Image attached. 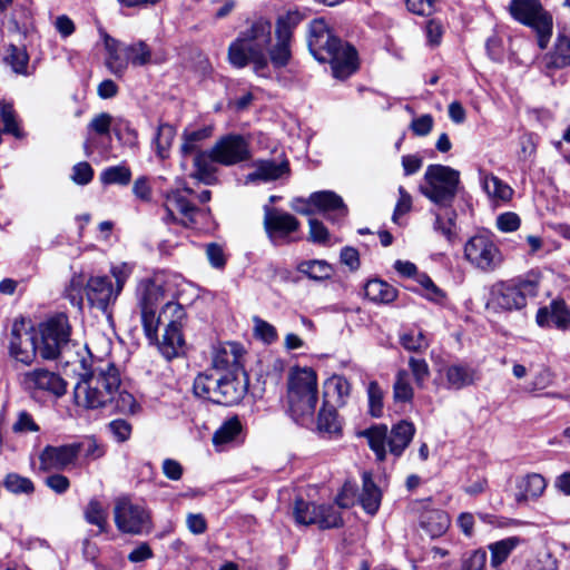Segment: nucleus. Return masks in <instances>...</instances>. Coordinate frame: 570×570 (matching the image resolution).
Here are the masks:
<instances>
[{"label":"nucleus","instance_id":"f257e3e1","mask_svg":"<svg viewBox=\"0 0 570 570\" xmlns=\"http://www.w3.org/2000/svg\"><path fill=\"white\" fill-rule=\"evenodd\" d=\"M308 48L320 62H328L333 76L346 79L358 68L356 50L335 37L324 19H315L309 24Z\"/></svg>","mask_w":570,"mask_h":570},{"label":"nucleus","instance_id":"f03ea898","mask_svg":"<svg viewBox=\"0 0 570 570\" xmlns=\"http://www.w3.org/2000/svg\"><path fill=\"white\" fill-rule=\"evenodd\" d=\"M272 39V24L265 19L256 20L250 28L242 32L228 48V59L237 68L248 63L262 77H269L266 49Z\"/></svg>","mask_w":570,"mask_h":570},{"label":"nucleus","instance_id":"7ed1b4c3","mask_svg":"<svg viewBox=\"0 0 570 570\" xmlns=\"http://www.w3.org/2000/svg\"><path fill=\"white\" fill-rule=\"evenodd\" d=\"M120 383L118 368L112 363H101L76 384L75 402L90 410L105 407L115 400Z\"/></svg>","mask_w":570,"mask_h":570},{"label":"nucleus","instance_id":"20e7f679","mask_svg":"<svg viewBox=\"0 0 570 570\" xmlns=\"http://www.w3.org/2000/svg\"><path fill=\"white\" fill-rule=\"evenodd\" d=\"M248 381L244 371L227 373H200L194 380L196 396L213 403L232 406L247 393Z\"/></svg>","mask_w":570,"mask_h":570},{"label":"nucleus","instance_id":"39448f33","mask_svg":"<svg viewBox=\"0 0 570 570\" xmlns=\"http://www.w3.org/2000/svg\"><path fill=\"white\" fill-rule=\"evenodd\" d=\"M136 306L148 341H155L163 318L160 304L166 298L164 282L157 277H147L138 282L135 291Z\"/></svg>","mask_w":570,"mask_h":570},{"label":"nucleus","instance_id":"423d86ee","mask_svg":"<svg viewBox=\"0 0 570 570\" xmlns=\"http://www.w3.org/2000/svg\"><path fill=\"white\" fill-rule=\"evenodd\" d=\"M415 433L414 425L409 421H401L395 424L390 435L386 425H375L362 432L367 439L370 448L374 451L376 459L383 461L386 456V444L395 456H400L410 444Z\"/></svg>","mask_w":570,"mask_h":570},{"label":"nucleus","instance_id":"0eeeda50","mask_svg":"<svg viewBox=\"0 0 570 570\" xmlns=\"http://www.w3.org/2000/svg\"><path fill=\"white\" fill-rule=\"evenodd\" d=\"M460 184V173L444 165H429L424 174L421 191L431 202L441 206H451Z\"/></svg>","mask_w":570,"mask_h":570},{"label":"nucleus","instance_id":"6e6552de","mask_svg":"<svg viewBox=\"0 0 570 570\" xmlns=\"http://www.w3.org/2000/svg\"><path fill=\"white\" fill-rule=\"evenodd\" d=\"M185 317V309L179 303L167 302L164 304L161 323H166L165 332L161 340H158L157 336L155 341L149 342L157 344L158 351L168 361L177 357L183 352L185 342L181 328Z\"/></svg>","mask_w":570,"mask_h":570},{"label":"nucleus","instance_id":"1a4fd4ad","mask_svg":"<svg viewBox=\"0 0 570 570\" xmlns=\"http://www.w3.org/2000/svg\"><path fill=\"white\" fill-rule=\"evenodd\" d=\"M38 353L43 360L61 356L70 345L71 326L65 314H58L40 325Z\"/></svg>","mask_w":570,"mask_h":570},{"label":"nucleus","instance_id":"9d476101","mask_svg":"<svg viewBox=\"0 0 570 570\" xmlns=\"http://www.w3.org/2000/svg\"><path fill=\"white\" fill-rule=\"evenodd\" d=\"M114 521L122 533L139 535L151 531L149 511L129 497H119L115 500Z\"/></svg>","mask_w":570,"mask_h":570},{"label":"nucleus","instance_id":"9b49d317","mask_svg":"<svg viewBox=\"0 0 570 570\" xmlns=\"http://www.w3.org/2000/svg\"><path fill=\"white\" fill-rule=\"evenodd\" d=\"M19 384L33 397L49 395L59 399L67 392V382L62 376L45 367H35L21 373Z\"/></svg>","mask_w":570,"mask_h":570},{"label":"nucleus","instance_id":"f8f14e48","mask_svg":"<svg viewBox=\"0 0 570 570\" xmlns=\"http://www.w3.org/2000/svg\"><path fill=\"white\" fill-rule=\"evenodd\" d=\"M464 258L475 268L489 273L503 262V255L489 235H474L464 245Z\"/></svg>","mask_w":570,"mask_h":570},{"label":"nucleus","instance_id":"ddd939ff","mask_svg":"<svg viewBox=\"0 0 570 570\" xmlns=\"http://www.w3.org/2000/svg\"><path fill=\"white\" fill-rule=\"evenodd\" d=\"M299 21L301 16L297 12H287L277 18L275 27L276 43L269 47L267 58L274 68L281 69L289 63L292 36Z\"/></svg>","mask_w":570,"mask_h":570},{"label":"nucleus","instance_id":"4468645a","mask_svg":"<svg viewBox=\"0 0 570 570\" xmlns=\"http://www.w3.org/2000/svg\"><path fill=\"white\" fill-rule=\"evenodd\" d=\"M530 287V283L518 284L513 281L495 283L487 306L497 312L520 309L527 304V289Z\"/></svg>","mask_w":570,"mask_h":570},{"label":"nucleus","instance_id":"2eb2a0df","mask_svg":"<svg viewBox=\"0 0 570 570\" xmlns=\"http://www.w3.org/2000/svg\"><path fill=\"white\" fill-rule=\"evenodd\" d=\"M263 225L268 239L274 244L291 240V235L301 227L295 216L269 206L264 207Z\"/></svg>","mask_w":570,"mask_h":570},{"label":"nucleus","instance_id":"dca6fc26","mask_svg":"<svg viewBox=\"0 0 570 570\" xmlns=\"http://www.w3.org/2000/svg\"><path fill=\"white\" fill-rule=\"evenodd\" d=\"M213 157L224 166H233L250 158L249 142L240 135L222 137L213 146Z\"/></svg>","mask_w":570,"mask_h":570},{"label":"nucleus","instance_id":"f3484780","mask_svg":"<svg viewBox=\"0 0 570 570\" xmlns=\"http://www.w3.org/2000/svg\"><path fill=\"white\" fill-rule=\"evenodd\" d=\"M35 333L23 321L14 322L10 333L9 352L18 362L29 365L38 353Z\"/></svg>","mask_w":570,"mask_h":570},{"label":"nucleus","instance_id":"a211bd4d","mask_svg":"<svg viewBox=\"0 0 570 570\" xmlns=\"http://www.w3.org/2000/svg\"><path fill=\"white\" fill-rule=\"evenodd\" d=\"M85 293L89 304L104 313H107L119 297L114 283L106 275L89 277L85 285Z\"/></svg>","mask_w":570,"mask_h":570},{"label":"nucleus","instance_id":"6ab92c4d","mask_svg":"<svg viewBox=\"0 0 570 570\" xmlns=\"http://www.w3.org/2000/svg\"><path fill=\"white\" fill-rule=\"evenodd\" d=\"M81 444L72 443L59 446L47 445L39 454L40 470H65L78 458Z\"/></svg>","mask_w":570,"mask_h":570},{"label":"nucleus","instance_id":"aec40b11","mask_svg":"<svg viewBox=\"0 0 570 570\" xmlns=\"http://www.w3.org/2000/svg\"><path fill=\"white\" fill-rule=\"evenodd\" d=\"M164 209L166 212L165 222H176V215L179 214L185 226L194 224L195 215L198 213V208L186 198L181 190H171L166 194Z\"/></svg>","mask_w":570,"mask_h":570},{"label":"nucleus","instance_id":"412c9836","mask_svg":"<svg viewBox=\"0 0 570 570\" xmlns=\"http://www.w3.org/2000/svg\"><path fill=\"white\" fill-rule=\"evenodd\" d=\"M240 357V348L237 344L229 342L219 344L213 352L212 364L214 373L243 371Z\"/></svg>","mask_w":570,"mask_h":570},{"label":"nucleus","instance_id":"4be33fe9","mask_svg":"<svg viewBox=\"0 0 570 570\" xmlns=\"http://www.w3.org/2000/svg\"><path fill=\"white\" fill-rule=\"evenodd\" d=\"M288 411L291 416L299 424L309 421L318 402V393L287 392Z\"/></svg>","mask_w":570,"mask_h":570},{"label":"nucleus","instance_id":"5701e85b","mask_svg":"<svg viewBox=\"0 0 570 570\" xmlns=\"http://www.w3.org/2000/svg\"><path fill=\"white\" fill-rule=\"evenodd\" d=\"M311 202L316 213H322L331 220L345 217L347 208L341 196L331 190L315 191L311 194Z\"/></svg>","mask_w":570,"mask_h":570},{"label":"nucleus","instance_id":"b1692460","mask_svg":"<svg viewBox=\"0 0 570 570\" xmlns=\"http://www.w3.org/2000/svg\"><path fill=\"white\" fill-rule=\"evenodd\" d=\"M537 324L566 331L570 327V309L564 302L553 301L537 312Z\"/></svg>","mask_w":570,"mask_h":570},{"label":"nucleus","instance_id":"393cba45","mask_svg":"<svg viewBox=\"0 0 570 570\" xmlns=\"http://www.w3.org/2000/svg\"><path fill=\"white\" fill-rule=\"evenodd\" d=\"M287 392L318 393L316 372L312 367H292L287 375Z\"/></svg>","mask_w":570,"mask_h":570},{"label":"nucleus","instance_id":"a878e982","mask_svg":"<svg viewBox=\"0 0 570 570\" xmlns=\"http://www.w3.org/2000/svg\"><path fill=\"white\" fill-rule=\"evenodd\" d=\"M105 49L107 51L106 66L117 77H121L128 67V58L125 46L107 33H102Z\"/></svg>","mask_w":570,"mask_h":570},{"label":"nucleus","instance_id":"bb28decb","mask_svg":"<svg viewBox=\"0 0 570 570\" xmlns=\"http://www.w3.org/2000/svg\"><path fill=\"white\" fill-rule=\"evenodd\" d=\"M450 525L448 513L440 509H424L420 515V527L431 538H439Z\"/></svg>","mask_w":570,"mask_h":570},{"label":"nucleus","instance_id":"cd10ccee","mask_svg":"<svg viewBox=\"0 0 570 570\" xmlns=\"http://www.w3.org/2000/svg\"><path fill=\"white\" fill-rule=\"evenodd\" d=\"M446 387L451 390H461L474 384L479 380L478 372L465 364H452L444 368Z\"/></svg>","mask_w":570,"mask_h":570},{"label":"nucleus","instance_id":"c85d7f7f","mask_svg":"<svg viewBox=\"0 0 570 570\" xmlns=\"http://www.w3.org/2000/svg\"><path fill=\"white\" fill-rule=\"evenodd\" d=\"M288 171L289 166L287 160H283L279 164L273 160H262L256 164L255 170L246 176V183L275 180Z\"/></svg>","mask_w":570,"mask_h":570},{"label":"nucleus","instance_id":"c756f323","mask_svg":"<svg viewBox=\"0 0 570 570\" xmlns=\"http://www.w3.org/2000/svg\"><path fill=\"white\" fill-rule=\"evenodd\" d=\"M350 392V382L342 375H333L324 384V402L342 406L346 403Z\"/></svg>","mask_w":570,"mask_h":570},{"label":"nucleus","instance_id":"7c9ffc66","mask_svg":"<svg viewBox=\"0 0 570 570\" xmlns=\"http://www.w3.org/2000/svg\"><path fill=\"white\" fill-rule=\"evenodd\" d=\"M544 68L550 70L553 68H563L570 66V38L563 33H559L554 45L553 52L543 58Z\"/></svg>","mask_w":570,"mask_h":570},{"label":"nucleus","instance_id":"2f4dec72","mask_svg":"<svg viewBox=\"0 0 570 570\" xmlns=\"http://www.w3.org/2000/svg\"><path fill=\"white\" fill-rule=\"evenodd\" d=\"M365 296L380 304H389L397 296V291L390 284L381 279H371L364 287Z\"/></svg>","mask_w":570,"mask_h":570},{"label":"nucleus","instance_id":"473e14b6","mask_svg":"<svg viewBox=\"0 0 570 570\" xmlns=\"http://www.w3.org/2000/svg\"><path fill=\"white\" fill-rule=\"evenodd\" d=\"M362 480L363 489L360 495V502L367 513L374 514L381 503V491L373 482L372 475L368 472L363 473Z\"/></svg>","mask_w":570,"mask_h":570},{"label":"nucleus","instance_id":"72a5a7b5","mask_svg":"<svg viewBox=\"0 0 570 570\" xmlns=\"http://www.w3.org/2000/svg\"><path fill=\"white\" fill-rule=\"evenodd\" d=\"M482 184L488 196L494 202H509L512 198L513 189L493 174L484 175Z\"/></svg>","mask_w":570,"mask_h":570},{"label":"nucleus","instance_id":"f704fd0d","mask_svg":"<svg viewBox=\"0 0 570 570\" xmlns=\"http://www.w3.org/2000/svg\"><path fill=\"white\" fill-rule=\"evenodd\" d=\"M553 17L537 1V45L544 49L552 36Z\"/></svg>","mask_w":570,"mask_h":570},{"label":"nucleus","instance_id":"c9c22d12","mask_svg":"<svg viewBox=\"0 0 570 570\" xmlns=\"http://www.w3.org/2000/svg\"><path fill=\"white\" fill-rule=\"evenodd\" d=\"M125 52L128 58V63L132 66L141 67L148 63L158 62L153 58V52L149 46L145 41H136L131 45L125 46Z\"/></svg>","mask_w":570,"mask_h":570},{"label":"nucleus","instance_id":"e433bc0d","mask_svg":"<svg viewBox=\"0 0 570 570\" xmlns=\"http://www.w3.org/2000/svg\"><path fill=\"white\" fill-rule=\"evenodd\" d=\"M176 137V129L169 124H160L154 144L156 154L160 159L169 157V150Z\"/></svg>","mask_w":570,"mask_h":570},{"label":"nucleus","instance_id":"4c0bfd02","mask_svg":"<svg viewBox=\"0 0 570 570\" xmlns=\"http://www.w3.org/2000/svg\"><path fill=\"white\" fill-rule=\"evenodd\" d=\"M297 271L315 281L327 279L333 274L332 266L327 262L318 259L304 261L299 263Z\"/></svg>","mask_w":570,"mask_h":570},{"label":"nucleus","instance_id":"58836bf2","mask_svg":"<svg viewBox=\"0 0 570 570\" xmlns=\"http://www.w3.org/2000/svg\"><path fill=\"white\" fill-rule=\"evenodd\" d=\"M213 128L210 126L203 127L194 131H185L183 135V144L180 147L181 155L187 157L199 150V142L210 137Z\"/></svg>","mask_w":570,"mask_h":570},{"label":"nucleus","instance_id":"ea45409f","mask_svg":"<svg viewBox=\"0 0 570 570\" xmlns=\"http://www.w3.org/2000/svg\"><path fill=\"white\" fill-rule=\"evenodd\" d=\"M509 11L517 21L534 27V0H512Z\"/></svg>","mask_w":570,"mask_h":570},{"label":"nucleus","instance_id":"a19ab883","mask_svg":"<svg viewBox=\"0 0 570 570\" xmlns=\"http://www.w3.org/2000/svg\"><path fill=\"white\" fill-rule=\"evenodd\" d=\"M518 543L519 539L511 537L490 544L489 549L491 551V566L493 568H498L501 563H503L510 553L517 548Z\"/></svg>","mask_w":570,"mask_h":570},{"label":"nucleus","instance_id":"79ce46f5","mask_svg":"<svg viewBox=\"0 0 570 570\" xmlns=\"http://www.w3.org/2000/svg\"><path fill=\"white\" fill-rule=\"evenodd\" d=\"M85 520L98 527L99 532H105L108 525V514L101 502L97 499H91L85 511H83Z\"/></svg>","mask_w":570,"mask_h":570},{"label":"nucleus","instance_id":"37998d69","mask_svg":"<svg viewBox=\"0 0 570 570\" xmlns=\"http://www.w3.org/2000/svg\"><path fill=\"white\" fill-rule=\"evenodd\" d=\"M242 431V424L238 417H232L225 421L214 433L213 442L216 446L233 442Z\"/></svg>","mask_w":570,"mask_h":570},{"label":"nucleus","instance_id":"c03bdc74","mask_svg":"<svg viewBox=\"0 0 570 570\" xmlns=\"http://www.w3.org/2000/svg\"><path fill=\"white\" fill-rule=\"evenodd\" d=\"M191 155L195 175L203 180L210 178L215 171L214 164L217 163L213 157V148L209 151L200 150Z\"/></svg>","mask_w":570,"mask_h":570},{"label":"nucleus","instance_id":"a18cd8bd","mask_svg":"<svg viewBox=\"0 0 570 570\" xmlns=\"http://www.w3.org/2000/svg\"><path fill=\"white\" fill-rule=\"evenodd\" d=\"M317 428L322 432L336 433L340 431L336 406L324 402L318 413Z\"/></svg>","mask_w":570,"mask_h":570},{"label":"nucleus","instance_id":"49530a36","mask_svg":"<svg viewBox=\"0 0 570 570\" xmlns=\"http://www.w3.org/2000/svg\"><path fill=\"white\" fill-rule=\"evenodd\" d=\"M455 217L456 214L451 206L443 207V212L435 213L434 229L441 233L449 242H452L455 236L453 232Z\"/></svg>","mask_w":570,"mask_h":570},{"label":"nucleus","instance_id":"de8ad7c7","mask_svg":"<svg viewBox=\"0 0 570 570\" xmlns=\"http://www.w3.org/2000/svg\"><path fill=\"white\" fill-rule=\"evenodd\" d=\"M317 509L318 505L304 501L303 499H297L293 510L295 521L304 525L312 523L317 524Z\"/></svg>","mask_w":570,"mask_h":570},{"label":"nucleus","instance_id":"09e8293b","mask_svg":"<svg viewBox=\"0 0 570 570\" xmlns=\"http://www.w3.org/2000/svg\"><path fill=\"white\" fill-rule=\"evenodd\" d=\"M4 61L17 73H26L29 62V56L23 47L10 45L7 49Z\"/></svg>","mask_w":570,"mask_h":570},{"label":"nucleus","instance_id":"8fccbe9b","mask_svg":"<svg viewBox=\"0 0 570 570\" xmlns=\"http://www.w3.org/2000/svg\"><path fill=\"white\" fill-rule=\"evenodd\" d=\"M414 392L410 383V375L406 371H399L393 385V397L395 402H410Z\"/></svg>","mask_w":570,"mask_h":570},{"label":"nucleus","instance_id":"3c124183","mask_svg":"<svg viewBox=\"0 0 570 570\" xmlns=\"http://www.w3.org/2000/svg\"><path fill=\"white\" fill-rule=\"evenodd\" d=\"M384 392L376 381L367 385L368 413L373 417H381L384 409Z\"/></svg>","mask_w":570,"mask_h":570},{"label":"nucleus","instance_id":"603ef678","mask_svg":"<svg viewBox=\"0 0 570 570\" xmlns=\"http://www.w3.org/2000/svg\"><path fill=\"white\" fill-rule=\"evenodd\" d=\"M343 520L340 511L333 505H318L317 524L322 529L337 528L342 525Z\"/></svg>","mask_w":570,"mask_h":570},{"label":"nucleus","instance_id":"864d4df0","mask_svg":"<svg viewBox=\"0 0 570 570\" xmlns=\"http://www.w3.org/2000/svg\"><path fill=\"white\" fill-rule=\"evenodd\" d=\"M3 484L9 492L14 494H31L35 491L32 481L17 473H9L6 476Z\"/></svg>","mask_w":570,"mask_h":570},{"label":"nucleus","instance_id":"5fc2aeb1","mask_svg":"<svg viewBox=\"0 0 570 570\" xmlns=\"http://www.w3.org/2000/svg\"><path fill=\"white\" fill-rule=\"evenodd\" d=\"M131 171L126 166H112L105 169L100 179L104 184H118V185H127L130 181Z\"/></svg>","mask_w":570,"mask_h":570},{"label":"nucleus","instance_id":"6e6d98bb","mask_svg":"<svg viewBox=\"0 0 570 570\" xmlns=\"http://www.w3.org/2000/svg\"><path fill=\"white\" fill-rule=\"evenodd\" d=\"M401 344L407 351L420 352L429 346V341L420 330H411L401 335Z\"/></svg>","mask_w":570,"mask_h":570},{"label":"nucleus","instance_id":"4d7b16f0","mask_svg":"<svg viewBox=\"0 0 570 570\" xmlns=\"http://www.w3.org/2000/svg\"><path fill=\"white\" fill-rule=\"evenodd\" d=\"M114 407L124 414H134L138 409V403L132 394L118 389L115 400L112 401Z\"/></svg>","mask_w":570,"mask_h":570},{"label":"nucleus","instance_id":"13d9d810","mask_svg":"<svg viewBox=\"0 0 570 570\" xmlns=\"http://www.w3.org/2000/svg\"><path fill=\"white\" fill-rule=\"evenodd\" d=\"M0 116L3 122V131L7 134H11L16 137H20V128L16 119L14 110L10 104H1Z\"/></svg>","mask_w":570,"mask_h":570},{"label":"nucleus","instance_id":"bf43d9fd","mask_svg":"<svg viewBox=\"0 0 570 570\" xmlns=\"http://www.w3.org/2000/svg\"><path fill=\"white\" fill-rule=\"evenodd\" d=\"M521 226V218L517 213L505 212L497 216L495 227L501 233H513Z\"/></svg>","mask_w":570,"mask_h":570},{"label":"nucleus","instance_id":"052dcab7","mask_svg":"<svg viewBox=\"0 0 570 570\" xmlns=\"http://www.w3.org/2000/svg\"><path fill=\"white\" fill-rule=\"evenodd\" d=\"M39 430V425L36 423L32 415L27 411L19 412L17 420L12 425V431L17 434L38 432Z\"/></svg>","mask_w":570,"mask_h":570},{"label":"nucleus","instance_id":"680f3d73","mask_svg":"<svg viewBox=\"0 0 570 570\" xmlns=\"http://www.w3.org/2000/svg\"><path fill=\"white\" fill-rule=\"evenodd\" d=\"M132 269L127 263L115 265L110 268V274L115 278L114 288L118 291V294L124 289V286L129 278Z\"/></svg>","mask_w":570,"mask_h":570},{"label":"nucleus","instance_id":"e2e57ef3","mask_svg":"<svg viewBox=\"0 0 570 570\" xmlns=\"http://www.w3.org/2000/svg\"><path fill=\"white\" fill-rule=\"evenodd\" d=\"M309 234L308 240L317 244H325L328 240L330 233L324 224L317 219L311 218L308 220Z\"/></svg>","mask_w":570,"mask_h":570},{"label":"nucleus","instance_id":"0e129e2a","mask_svg":"<svg viewBox=\"0 0 570 570\" xmlns=\"http://www.w3.org/2000/svg\"><path fill=\"white\" fill-rule=\"evenodd\" d=\"M399 194H400V197H399V200L396 203V206H395V209H394V213H393V222L399 224V219L401 216L405 215L406 213H409L412 208V197L411 195L404 189V187H400L399 188Z\"/></svg>","mask_w":570,"mask_h":570},{"label":"nucleus","instance_id":"69168bd1","mask_svg":"<svg viewBox=\"0 0 570 570\" xmlns=\"http://www.w3.org/2000/svg\"><path fill=\"white\" fill-rule=\"evenodd\" d=\"M255 333L265 343L271 344L277 340L276 328L261 318H255Z\"/></svg>","mask_w":570,"mask_h":570},{"label":"nucleus","instance_id":"338daca9","mask_svg":"<svg viewBox=\"0 0 570 570\" xmlns=\"http://www.w3.org/2000/svg\"><path fill=\"white\" fill-rule=\"evenodd\" d=\"M92 177L94 170L88 163L81 161L73 166L71 178L76 184L87 185L91 181Z\"/></svg>","mask_w":570,"mask_h":570},{"label":"nucleus","instance_id":"774afa93","mask_svg":"<svg viewBox=\"0 0 570 570\" xmlns=\"http://www.w3.org/2000/svg\"><path fill=\"white\" fill-rule=\"evenodd\" d=\"M409 365L416 381V384L422 385L430 375L428 363L423 358L411 357Z\"/></svg>","mask_w":570,"mask_h":570}]
</instances>
